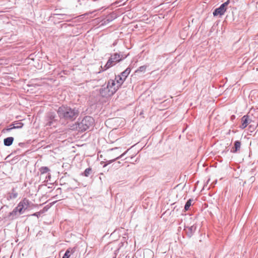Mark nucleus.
I'll return each instance as SVG.
<instances>
[{"label": "nucleus", "instance_id": "obj_1", "mask_svg": "<svg viewBox=\"0 0 258 258\" xmlns=\"http://www.w3.org/2000/svg\"><path fill=\"white\" fill-rule=\"evenodd\" d=\"M57 113L60 119L69 120H75L79 115V111L76 108L63 105L58 108Z\"/></svg>", "mask_w": 258, "mask_h": 258}, {"label": "nucleus", "instance_id": "obj_2", "mask_svg": "<svg viewBox=\"0 0 258 258\" xmlns=\"http://www.w3.org/2000/svg\"><path fill=\"white\" fill-rule=\"evenodd\" d=\"M94 119L89 116H86L79 122H78L77 128L79 132H84L93 126Z\"/></svg>", "mask_w": 258, "mask_h": 258}, {"label": "nucleus", "instance_id": "obj_3", "mask_svg": "<svg viewBox=\"0 0 258 258\" xmlns=\"http://www.w3.org/2000/svg\"><path fill=\"white\" fill-rule=\"evenodd\" d=\"M229 3V0L227 1L226 2L223 3L219 8L216 9L213 12V15L217 16L218 15H223L226 11V7Z\"/></svg>", "mask_w": 258, "mask_h": 258}, {"label": "nucleus", "instance_id": "obj_4", "mask_svg": "<svg viewBox=\"0 0 258 258\" xmlns=\"http://www.w3.org/2000/svg\"><path fill=\"white\" fill-rule=\"evenodd\" d=\"M30 202L29 201L24 198L18 204L20 210V214H22L24 213L25 211L29 207Z\"/></svg>", "mask_w": 258, "mask_h": 258}, {"label": "nucleus", "instance_id": "obj_5", "mask_svg": "<svg viewBox=\"0 0 258 258\" xmlns=\"http://www.w3.org/2000/svg\"><path fill=\"white\" fill-rule=\"evenodd\" d=\"M55 113L53 112H49L47 113V122L46 124V126H51L54 122H56L57 119Z\"/></svg>", "mask_w": 258, "mask_h": 258}, {"label": "nucleus", "instance_id": "obj_6", "mask_svg": "<svg viewBox=\"0 0 258 258\" xmlns=\"http://www.w3.org/2000/svg\"><path fill=\"white\" fill-rule=\"evenodd\" d=\"M107 85L110 90V92L111 93H113V94L115 93L120 87V86H118L117 84H116L115 81L113 80H109Z\"/></svg>", "mask_w": 258, "mask_h": 258}, {"label": "nucleus", "instance_id": "obj_7", "mask_svg": "<svg viewBox=\"0 0 258 258\" xmlns=\"http://www.w3.org/2000/svg\"><path fill=\"white\" fill-rule=\"evenodd\" d=\"M197 229V226L196 225L193 224L190 226H184V231H185L187 236L189 238H190L196 231Z\"/></svg>", "mask_w": 258, "mask_h": 258}, {"label": "nucleus", "instance_id": "obj_8", "mask_svg": "<svg viewBox=\"0 0 258 258\" xmlns=\"http://www.w3.org/2000/svg\"><path fill=\"white\" fill-rule=\"evenodd\" d=\"M110 90L108 88V86H103L100 89V94L102 97H108L113 95V93H111Z\"/></svg>", "mask_w": 258, "mask_h": 258}, {"label": "nucleus", "instance_id": "obj_9", "mask_svg": "<svg viewBox=\"0 0 258 258\" xmlns=\"http://www.w3.org/2000/svg\"><path fill=\"white\" fill-rule=\"evenodd\" d=\"M18 196V192L16 189L13 188L12 190L7 194V199L11 201L16 199Z\"/></svg>", "mask_w": 258, "mask_h": 258}, {"label": "nucleus", "instance_id": "obj_10", "mask_svg": "<svg viewBox=\"0 0 258 258\" xmlns=\"http://www.w3.org/2000/svg\"><path fill=\"white\" fill-rule=\"evenodd\" d=\"M125 57H126V56H123L122 55H120L119 53H114V54H111L109 58L112 60L114 63H116L119 62Z\"/></svg>", "mask_w": 258, "mask_h": 258}, {"label": "nucleus", "instance_id": "obj_11", "mask_svg": "<svg viewBox=\"0 0 258 258\" xmlns=\"http://www.w3.org/2000/svg\"><path fill=\"white\" fill-rule=\"evenodd\" d=\"M242 124L240 128L242 129L245 128L248 123H250L251 120L249 119L248 115H244L241 118Z\"/></svg>", "mask_w": 258, "mask_h": 258}, {"label": "nucleus", "instance_id": "obj_12", "mask_svg": "<svg viewBox=\"0 0 258 258\" xmlns=\"http://www.w3.org/2000/svg\"><path fill=\"white\" fill-rule=\"evenodd\" d=\"M115 64V63H114V61L109 58L108 59V61H107L106 64L103 67H101L102 71H106L107 69L113 67Z\"/></svg>", "mask_w": 258, "mask_h": 258}, {"label": "nucleus", "instance_id": "obj_13", "mask_svg": "<svg viewBox=\"0 0 258 258\" xmlns=\"http://www.w3.org/2000/svg\"><path fill=\"white\" fill-rule=\"evenodd\" d=\"M241 142L239 141H236L234 142V147L232 148L231 152L232 153H236L240 148Z\"/></svg>", "mask_w": 258, "mask_h": 258}, {"label": "nucleus", "instance_id": "obj_14", "mask_svg": "<svg viewBox=\"0 0 258 258\" xmlns=\"http://www.w3.org/2000/svg\"><path fill=\"white\" fill-rule=\"evenodd\" d=\"M131 69L130 68H127L124 70L123 72H122L120 76H121V78H123V79L125 81L127 77L128 76L131 72Z\"/></svg>", "mask_w": 258, "mask_h": 258}, {"label": "nucleus", "instance_id": "obj_15", "mask_svg": "<svg viewBox=\"0 0 258 258\" xmlns=\"http://www.w3.org/2000/svg\"><path fill=\"white\" fill-rule=\"evenodd\" d=\"M14 141V138L10 137H8L4 139V144L6 146H11Z\"/></svg>", "mask_w": 258, "mask_h": 258}, {"label": "nucleus", "instance_id": "obj_16", "mask_svg": "<svg viewBox=\"0 0 258 258\" xmlns=\"http://www.w3.org/2000/svg\"><path fill=\"white\" fill-rule=\"evenodd\" d=\"M116 84H117L118 86H121V85L123 84L124 80L123 79V78H121V76L120 75H117L115 76V79L114 80Z\"/></svg>", "mask_w": 258, "mask_h": 258}, {"label": "nucleus", "instance_id": "obj_17", "mask_svg": "<svg viewBox=\"0 0 258 258\" xmlns=\"http://www.w3.org/2000/svg\"><path fill=\"white\" fill-rule=\"evenodd\" d=\"M13 127H15V129H18L22 128L24 124L19 121H16L13 122Z\"/></svg>", "mask_w": 258, "mask_h": 258}, {"label": "nucleus", "instance_id": "obj_18", "mask_svg": "<svg viewBox=\"0 0 258 258\" xmlns=\"http://www.w3.org/2000/svg\"><path fill=\"white\" fill-rule=\"evenodd\" d=\"M127 152V151H126L124 153H123V154H122L121 155H120V156L117 157L116 158H115V159H112V160H109L107 161V163L106 164H105L104 165H103V167H105V166H106L108 164H110L112 162H114L116 159H119V158H122L125 154V153Z\"/></svg>", "mask_w": 258, "mask_h": 258}, {"label": "nucleus", "instance_id": "obj_19", "mask_svg": "<svg viewBox=\"0 0 258 258\" xmlns=\"http://www.w3.org/2000/svg\"><path fill=\"white\" fill-rule=\"evenodd\" d=\"M91 172H92V168L90 167H89L85 170V171L82 174V175L84 176H86V177H88L90 175Z\"/></svg>", "mask_w": 258, "mask_h": 258}, {"label": "nucleus", "instance_id": "obj_20", "mask_svg": "<svg viewBox=\"0 0 258 258\" xmlns=\"http://www.w3.org/2000/svg\"><path fill=\"white\" fill-rule=\"evenodd\" d=\"M19 215L18 212H16L15 211H12L11 212L9 213V216L11 217L12 219H16Z\"/></svg>", "mask_w": 258, "mask_h": 258}, {"label": "nucleus", "instance_id": "obj_21", "mask_svg": "<svg viewBox=\"0 0 258 258\" xmlns=\"http://www.w3.org/2000/svg\"><path fill=\"white\" fill-rule=\"evenodd\" d=\"M147 67V65L141 66L136 71V73H145Z\"/></svg>", "mask_w": 258, "mask_h": 258}, {"label": "nucleus", "instance_id": "obj_22", "mask_svg": "<svg viewBox=\"0 0 258 258\" xmlns=\"http://www.w3.org/2000/svg\"><path fill=\"white\" fill-rule=\"evenodd\" d=\"M192 201V199H189L185 203V205L184 206V210L185 211H187L190 206L191 205V202Z\"/></svg>", "mask_w": 258, "mask_h": 258}, {"label": "nucleus", "instance_id": "obj_23", "mask_svg": "<svg viewBox=\"0 0 258 258\" xmlns=\"http://www.w3.org/2000/svg\"><path fill=\"white\" fill-rule=\"evenodd\" d=\"M39 170L41 174H44L50 171L49 169L46 166L41 167Z\"/></svg>", "mask_w": 258, "mask_h": 258}, {"label": "nucleus", "instance_id": "obj_24", "mask_svg": "<svg viewBox=\"0 0 258 258\" xmlns=\"http://www.w3.org/2000/svg\"><path fill=\"white\" fill-rule=\"evenodd\" d=\"M13 122L10 124L9 126L4 130V131H6V132H10L11 130L13 129H15V127H13Z\"/></svg>", "mask_w": 258, "mask_h": 258}, {"label": "nucleus", "instance_id": "obj_25", "mask_svg": "<svg viewBox=\"0 0 258 258\" xmlns=\"http://www.w3.org/2000/svg\"><path fill=\"white\" fill-rule=\"evenodd\" d=\"M70 256V251L69 249L67 250L62 258H69Z\"/></svg>", "mask_w": 258, "mask_h": 258}, {"label": "nucleus", "instance_id": "obj_26", "mask_svg": "<svg viewBox=\"0 0 258 258\" xmlns=\"http://www.w3.org/2000/svg\"><path fill=\"white\" fill-rule=\"evenodd\" d=\"M13 211H15L16 212H18L19 213V214H20V210H19V207L18 206V205H17V206L16 207H15Z\"/></svg>", "mask_w": 258, "mask_h": 258}, {"label": "nucleus", "instance_id": "obj_27", "mask_svg": "<svg viewBox=\"0 0 258 258\" xmlns=\"http://www.w3.org/2000/svg\"><path fill=\"white\" fill-rule=\"evenodd\" d=\"M40 215V212H36L32 215V216L38 217Z\"/></svg>", "mask_w": 258, "mask_h": 258}, {"label": "nucleus", "instance_id": "obj_28", "mask_svg": "<svg viewBox=\"0 0 258 258\" xmlns=\"http://www.w3.org/2000/svg\"><path fill=\"white\" fill-rule=\"evenodd\" d=\"M235 115H232V116H231V119L232 120H233V119H235Z\"/></svg>", "mask_w": 258, "mask_h": 258}, {"label": "nucleus", "instance_id": "obj_29", "mask_svg": "<svg viewBox=\"0 0 258 258\" xmlns=\"http://www.w3.org/2000/svg\"><path fill=\"white\" fill-rule=\"evenodd\" d=\"M117 149H118L117 148H114V149H112L111 150H113Z\"/></svg>", "mask_w": 258, "mask_h": 258}, {"label": "nucleus", "instance_id": "obj_30", "mask_svg": "<svg viewBox=\"0 0 258 258\" xmlns=\"http://www.w3.org/2000/svg\"><path fill=\"white\" fill-rule=\"evenodd\" d=\"M22 144H23V143H20L19 145L20 146V145H22Z\"/></svg>", "mask_w": 258, "mask_h": 258}]
</instances>
